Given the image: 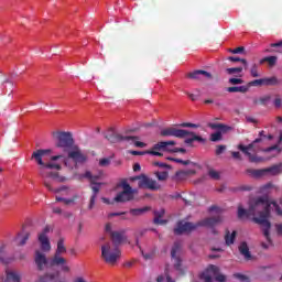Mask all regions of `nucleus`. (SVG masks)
I'll list each match as a JSON object with an SVG mask.
<instances>
[{
	"instance_id": "nucleus-1",
	"label": "nucleus",
	"mask_w": 282,
	"mask_h": 282,
	"mask_svg": "<svg viewBox=\"0 0 282 282\" xmlns=\"http://www.w3.org/2000/svg\"><path fill=\"white\" fill-rule=\"evenodd\" d=\"M273 206L275 208V213L282 216V210L276 202H270L268 196H260L253 200V204L249 206L248 209L243 207H238V219H243V217L252 216V221L263 227V235L269 243H272V239L270 238V228H272V224H270V207ZM258 215V217H254Z\"/></svg>"
},
{
	"instance_id": "nucleus-2",
	"label": "nucleus",
	"mask_w": 282,
	"mask_h": 282,
	"mask_svg": "<svg viewBox=\"0 0 282 282\" xmlns=\"http://www.w3.org/2000/svg\"><path fill=\"white\" fill-rule=\"evenodd\" d=\"M52 153L51 149H40L36 150L32 153L31 155V160H35V162L39 164V173L41 175V177H43L44 182V186L45 188H47V191H50L51 193H61L63 191H67L66 186H62L59 188H53L52 187V183H50V181L47 180H54L55 182H59L63 183L65 182L67 178H65V176H61V174H58V172H52V171H61L63 169V166H61V164L58 163H54V162H48L45 163L43 162V158H45V155Z\"/></svg>"
},
{
	"instance_id": "nucleus-3",
	"label": "nucleus",
	"mask_w": 282,
	"mask_h": 282,
	"mask_svg": "<svg viewBox=\"0 0 282 282\" xmlns=\"http://www.w3.org/2000/svg\"><path fill=\"white\" fill-rule=\"evenodd\" d=\"M264 144L265 143H263V138H258L248 145L238 144V150L248 158L249 162H251L252 164H259L263 162V158L257 155L258 153H261V151L270 153V151H274V149H278L276 145L265 149L263 148Z\"/></svg>"
},
{
	"instance_id": "nucleus-4",
	"label": "nucleus",
	"mask_w": 282,
	"mask_h": 282,
	"mask_svg": "<svg viewBox=\"0 0 282 282\" xmlns=\"http://www.w3.org/2000/svg\"><path fill=\"white\" fill-rule=\"evenodd\" d=\"M224 218L221 216H214L205 218L196 224L188 223L184 220H180L174 228V235H184V232H193V230H197V228H214L217 224H221Z\"/></svg>"
},
{
	"instance_id": "nucleus-5",
	"label": "nucleus",
	"mask_w": 282,
	"mask_h": 282,
	"mask_svg": "<svg viewBox=\"0 0 282 282\" xmlns=\"http://www.w3.org/2000/svg\"><path fill=\"white\" fill-rule=\"evenodd\" d=\"M120 254V249L111 242H106L101 246V259L110 265H116Z\"/></svg>"
},
{
	"instance_id": "nucleus-6",
	"label": "nucleus",
	"mask_w": 282,
	"mask_h": 282,
	"mask_svg": "<svg viewBox=\"0 0 282 282\" xmlns=\"http://www.w3.org/2000/svg\"><path fill=\"white\" fill-rule=\"evenodd\" d=\"M52 135L56 140L57 149H72L74 147L72 132L55 131L52 132Z\"/></svg>"
},
{
	"instance_id": "nucleus-7",
	"label": "nucleus",
	"mask_w": 282,
	"mask_h": 282,
	"mask_svg": "<svg viewBox=\"0 0 282 282\" xmlns=\"http://www.w3.org/2000/svg\"><path fill=\"white\" fill-rule=\"evenodd\" d=\"M121 188H123L122 192L118 193L115 197V202H117V204H124L127 202H132V199L134 198V191L133 187H131V185L128 184L127 181H122L120 184Z\"/></svg>"
},
{
	"instance_id": "nucleus-8",
	"label": "nucleus",
	"mask_w": 282,
	"mask_h": 282,
	"mask_svg": "<svg viewBox=\"0 0 282 282\" xmlns=\"http://www.w3.org/2000/svg\"><path fill=\"white\" fill-rule=\"evenodd\" d=\"M133 180H138L139 188H147L148 191H160V188H162V185H160V183H158V181H155L144 174L135 176Z\"/></svg>"
},
{
	"instance_id": "nucleus-9",
	"label": "nucleus",
	"mask_w": 282,
	"mask_h": 282,
	"mask_svg": "<svg viewBox=\"0 0 282 282\" xmlns=\"http://www.w3.org/2000/svg\"><path fill=\"white\" fill-rule=\"evenodd\" d=\"M213 274L214 276H216V281L218 282H226V275L224 274H219V268L215 264H210L206 272H203L200 275V279H204L205 282H213Z\"/></svg>"
},
{
	"instance_id": "nucleus-10",
	"label": "nucleus",
	"mask_w": 282,
	"mask_h": 282,
	"mask_svg": "<svg viewBox=\"0 0 282 282\" xmlns=\"http://www.w3.org/2000/svg\"><path fill=\"white\" fill-rule=\"evenodd\" d=\"M46 252L43 249H36L33 254V261L40 272H43L47 265H50V260L47 259Z\"/></svg>"
},
{
	"instance_id": "nucleus-11",
	"label": "nucleus",
	"mask_w": 282,
	"mask_h": 282,
	"mask_svg": "<svg viewBox=\"0 0 282 282\" xmlns=\"http://www.w3.org/2000/svg\"><path fill=\"white\" fill-rule=\"evenodd\" d=\"M160 135L162 138H186L188 135V130L177 129L175 127H170L161 130Z\"/></svg>"
},
{
	"instance_id": "nucleus-12",
	"label": "nucleus",
	"mask_w": 282,
	"mask_h": 282,
	"mask_svg": "<svg viewBox=\"0 0 282 282\" xmlns=\"http://www.w3.org/2000/svg\"><path fill=\"white\" fill-rule=\"evenodd\" d=\"M69 160H73L75 164H85L88 158L78 145L73 147V150L68 152Z\"/></svg>"
},
{
	"instance_id": "nucleus-13",
	"label": "nucleus",
	"mask_w": 282,
	"mask_h": 282,
	"mask_svg": "<svg viewBox=\"0 0 282 282\" xmlns=\"http://www.w3.org/2000/svg\"><path fill=\"white\" fill-rule=\"evenodd\" d=\"M169 147H175V141H161L156 144H154L155 150L163 149V151H167L169 153H186V149L184 148H169Z\"/></svg>"
},
{
	"instance_id": "nucleus-14",
	"label": "nucleus",
	"mask_w": 282,
	"mask_h": 282,
	"mask_svg": "<svg viewBox=\"0 0 282 282\" xmlns=\"http://www.w3.org/2000/svg\"><path fill=\"white\" fill-rule=\"evenodd\" d=\"M47 232H50V226H46L37 237L41 249L44 252H50L52 250V245L50 243V238L47 237Z\"/></svg>"
},
{
	"instance_id": "nucleus-15",
	"label": "nucleus",
	"mask_w": 282,
	"mask_h": 282,
	"mask_svg": "<svg viewBox=\"0 0 282 282\" xmlns=\"http://www.w3.org/2000/svg\"><path fill=\"white\" fill-rule=\"evenodd\" d=\"M182 250V243L180 241L174 242L172 250H171V257L174 259V268L177 270V272L182 271V258L177 257V252Z\"/></svg>"
},
{
	"instance_id": "nucleus-16",
	"label": "nucleus",
	"mask_w": 282,
	"mask_h": 282,
	"mask_svg": "<svg viewBox=\"0 0 282 282\" xmlns=\"http://www.w3.org/2000/svg\"><path fill=\"white\" fill-rule=\"evenodd\" d=\"M105 138L108 142H111V144H116L117 142H129V140L137 139L135 137L122 135V134H118L113 131L109 134H106Z\"/></svg>"
},
{
	"instance_id": "nucleus-17",
	"label": "nucleus",
	"mask_w": 282,
	"mask_h": 282,
	"mask_svg": "<svg viewBox=\"0 0 282 282\" xmlns=\"http://www.w3.org/2000/svg\"><path fill=\"white\" fill-rule=\"evenodd\" d=\"M102 184L105 183L90 184L93 195L90 197V203L88 205L89 210H91V208H94V206L96 205V197H98V194L100 193V186H102Z\"/></svg>"
},
{
	"instance_id": "nucleus-18",
	"label": "nucleus",
	"mask_w": 282,
	"mask_h": 282,
	"mask_svg": "<svg viewBox=\"0 0 282 282\" xmlns=\"http://www.w3.org/2000/svg\"><path fill=\"white\" fill-rule=\"evenodd\" d=\"M165 213L166 212L164 209L155 210L153 224H156L158 226H164L165 224H169V220L162 219V217H164Z\"/></svg>"
},
{
	"instance_id": "nucleus-19",
	"label": "nucleus",
	"mask_w": 282,
	"mask_h": 282,
	"mask_svg": "<svg viewBox=\"0 0 282 282\" xmlns=\"http://www.w3.org/2000/svg\"><path fill=\"white\" fill-rule=\"evenodd\" d=\"M199 76H205L206 78H213V75L206 70H194L187 74V78H192L194 80H199Z\"/></svg>"
},
{
	"instance_id": "nucleus-20",
	"label": "nucleus",
	"mask_w": 282,
	"mask_h": 282,
	"mask_svg": "<svg viewBox=\"0 0 282 282\" xmlns=\"http://www.w3.org/2000/svg\"><path fill=\"white\" fill-rule=\"evenodd\" d=\"M188 135H189V138L185 139V141H184L185 144L192 145L194 142H206V139H204L199 135H196L195 132L188 131L186 137H188Z\"/></svg>"
},
{
	"instance_id": "nucleus-21",
	"label": "nucleus",
	"mask_w": 282,
	"mask_h": 282,
	"mask_svg": "<svg viewBox=\"0 0 282 282\" xmlns=\"http://www.w3.org/2000/svg\"><path fill=\"white\" fill-rule=\"evenodd\" d=\"M65 263H67V259H65V258H63V257H61V254H54L53 256V258L51 259V261H50V265L51 267H61V265H65Z\"/></svg>"
},
{
	"instance_id": "nucleus-22",
	"label": "nucleus",
	"mask_w": 282,
	"mask_h": 282,
	"mask_svg": "<svg viewBox=\"0 0 282 282\" xmlns=\"http://www.w3.org/2000/svg\"><path fill=\"white\" fill-rule=\"evenodd\" d=\"M239 252H240V254H243V257L247 261H250L252 259V254H250V248L248 247L247 242L240 243Z\"/></svg>"
},
{
	"instance_id": "nucleus-23",
	"label": "nucleus",
	"mask_w": 282,
	"mask_h": 282,
	"mask_svg": "<svg viewBox=\"0 0 282 282\" xmlns=\"http://www.w3.org/2000/svg\"><path fill=\"white\" fill-rule=\"evenodd\" d=\"M227 91L229 94H237V93L248 94V91H250V90H249V86L247 85V86H231V87L227 88Z\"/></svg>"
},
{
	"instance_id": "nucleus-24",
	"label": "nucleus",
	"mask_w": 282,
	"mask_h": 282,
	"mask_svg": "<svg viewBox=\"0 0 282 282\" xmlns=\"http://www.w3.org/2000/svg\"><path fill=\"white\" fill-rule=\"evenodd\" d=\"M110 237L112 239V246H116L117 248L118 246H120V243H122L124 239V236H122V234L118 231L111 232Z\"/></svg>"
},
{
	"instance_id": "nucleus-25",
	"label": "nucleus",
	"mask_w": 282,
	"mask_h": 282,
	"mask_svg": "<svg viewBox=\"0 0 282 282\" xmlns=\"http://www.w3.org/2000/svg\"><path fill=\"white\" fill-rule=\"evenodd\" d=\"M263 80L264 87H276V85H281V80L276 76L265 77Z\"/></svg>"
},
{
	"instance_id": "nucleus-26",
	"label": "nucleus",
	"mask_w": 282,
	"mask_h": 282,
	"mask_svg": "<svg viewBox=\"0 0 282 282\" xmlns=\"http://www.w3.org/2000/svg\"><path fill=\"white\" fill-rule=\"evenodd\" d=\"M149 210H151V207L131 208L129 213L132 215V217H141V215L149 213Z\"/></svg>"
},
{
	"instance_id": "nucleus-27",
	"label": "nucleus",
	"mask_w": 282,
	"mask_h": 282,
	"mask_svg": "<svg viewBox=\"0 0 282 282\" xmlns=\"http://www.w3.org/2000/svg\"><path fill=\"white\" fill-rule=\"evenodd\" d=\"M246 173H247L248 175H251V177L259 178V177H263V175H265V169H263V170L248 169V170L246 171Z\"/></svg>"
},
{
	"instance_id": "nucleus-28",
	"label": "nucleus",
	"mask_w": 282,
	"mask_h": 282,
	"mask_svg": "<svg viewBox=\"0 0 282 282\" xmlns=\"http://www.w3.org/2000/svg\"><path fill=\"white\" fill-rule=\"evenodd\" d=\"M21 282V273L19 272H9L7 273V279L3 282Z\"/></svg>"
},
{
	"instance_id": "nucleus-29",
	"label": "nucleus",
	"mask_w": 282,
	"mask_h": 282,
	"mask_svg": "<svg viewBox=\"0 0 282 282\" xmlns=\"http://www.w3.org/2000/svg\"><path fill=\"white\" fill-rule=\"evenodd\" d=\"M236 237H237V231H232L231 234H230V231H227L225 235L226 246H232V243H235Z\"/></svg>"
},
{
	"instance_id": "nucleus-30",
	"label": "nucleus",
	"mask_w": 282,
	"mask_h": 282,
	"mask_svg": "<svg viewBox=\"0 0 282 282\" xmlns=\"http://www.w3.org/2000/svg\"><path fill=\"white\" fill-rule=\"evenodd\" d=\"M65 252H67V248H65V239L59 238V240L57 241V248L55 251V254H65Z\"/></svg>"
},
{
	"instance_id": "nucleus-31",
	"label": "nucleus",
	"mask_w": 282,
	"mask_h": 282,
	"mask_svg": "<svg viewBox=\"0 0 282 282\" xmlns=\"http://www.w3.org/2000/svg\"><path fill=\"white\" fill-rule=\"evenodd\" d=\"M279 58L276 56H267L262 59H260V65H263V63H268L269 67H274V65H276V61Z\"/></svg>"
},
{
	"instance_id": "nucleus-32",
	"label": "nucleus",
	"mask_w": 282,
	"mask_h": 282,
	"mask_svg": "<svg viewBox=\"0 0 282 282\" xmlns=\"http://www.w3.org/2000/svg\"><path fill=\"white\" fill-rule=\"evenodd\" d=\"M208 127L210 129H220V131H224L226 133V131H230V127L224 124V123H208Z\"/></svg>"
},
{
	"instance_id": "nucleus-33",
	"label": "nucleus",
	"mask_w": 282,
	"mask_h": 282,
	"mask_svg": "<svg viewBox=\"0 0 282 282\" xmlns=\"http://www.w3.org/2000/svg\"><path fill=\"white\" fill-rule=\"evenodd\" d=\"M270 173V175H279L281 173V165H273L271 167L264 169V174Z\"/></svg>"
},
{
	"instance_id": "nucleus-34",
	"label": "nucleus",
	"mask_w": 282,
	"mask_h": 282,
	"mask_svg": "<svg viewBox=\"0 0 282 282\" xmlns=\"http://www.w3.org/2000/svg\"><path fill=\"white\" fill-rule=\"evenodd\" d=\"M18 246H25V243H28V239H30V232H25L23 236L21 234L18 235V237L15 238V241H19Z\"/></svg>"
},
{
	"instance_id": "nucleus-35",
	"label": "nucleus",
	"mask_w": 282,
	"mask_h": 282,
	"mask_svg": "<svg viewBox=\"0 0 282 282\" xmlns=\"http://www.w3.org/2000/svg\"><path fill=\"white\" fill-rule=\"evenodd\" d=\"M228 61H230L231 63H242L245 69H248V61L246 58L229 56Z\"/></svg>"
},
{
	"instance_id": "nucleus-36",
	"label": "nucleus",
	"mask_w": 282,
	"mask_h": 282,
	"mask_svg": "<svg viewBox=\"0 0 282 282\" xmlns=\"http://www.w3.org/2000/svg\"><path fill=\"white\" fill-rule=\"evenodd\" d=\"M154 175L159 180V182H166V180H169V172L167 171L155 172Z\"/></svg>"
},
{
	"instance_id": "nucleus-37",
	"label": "nucleus",
	"mask_w": 282,
	"mask_h": 282,
	"mask_svg": "<svg viewBox=\"0 0 282 282\" xmlns=\"http://www.w3.org/2000/svg\"><path fill=\"white\" fill-rule=\"evenodd\" d=\"M264 86V79L261 78V79H254L252 82H249L247 87H263Z\"/></svg>"
},
{
	"instance_id": "nucleus-38",
	"label": "nucleus",
	"mask_w": 282,
	"mask_h": 282,
	"mask_svg": "<svg viewBox=\"0 0 282 282\" xmlns=\"http://www.w3.org/2000/svg\"><path fill=\"white\" fill-rule=\"evenodd\" d=\"M250 74H251L252 78H259V76H261L259 74V64H252V66L250 68Z\"/></svg>"
},
{
	"instance_id": "nucleus-39",
	"label": "nucleus",
	"mask_w": 282,
	"mask_h": 282,
	"mask_svg": "<svg viewBox=\"0 0 282 282\" xmlns=\"http://www.w3.org/2000/svg\"><path fill=\"white\" fill-rule=\"evenodd\" d=\"M226 72L229 74V76H232L235 74H241V72H243V67L227 68Z\"/></svg>"
},
{
	"instance_id": "nucleus-40",
	"label": "nucleus",
	"mask_w": 282,
	"mask_h": 282,
	"mask_svg": "<svg viewBox=\"0 0 282 282\" xmlns=\"http://www.w3.org/2000/svg\"><path fill=\"white\" fill-rule=\"evenodd\" d=\"M132 138H137V139H129V142H133L134 147H138L139 149H144V147H147V143L142 142V141H138L139 138L138 137H132Z\"/></svg>"
},
{
	"instance_id": "nucleus-41",
	"label": "nucleus",
	"mask_w": 282,
	"mask_h": 282,
	"mask_svg": "<svg viewBox=\"0 0 282 282\" xmlns=\"http://www.w3.org/2000/svg\"><path fill=\"white\" fill-rule=\"evenodd\" d=\"M191 172H186V171H178L175 173V177L176 180H186V177H188Z\"/></svg>"
},
{
	"instance_id": "nucleus-42",
	"label": "nucleus",
	"mask_w": 282,
	"mask_h": 282,
	"mask_svg": "<svg viewBox=\"0 0 282 282\" xmlns=\"http://www.w3.org/2000/svg\"><path fill=\"white\" fill-rule=\"evenodd\" d=\"M208 175L212 180H220V177H221V174H219V172H217L215 170H209Z\"/></svg>"
},
{
	"instance_id": "nucleus-43",
	"label": "nucleus",
	"mask_w": 282,
	"mask_h": 282,
	"mask_svg": "<svg viewBox=\"0 0 282 282\" xmlns=\"http://www.w3.org/2000/svg\"><path fill=\"white\" fill-rule=\"evenodd\" d=\"M221 140V131H217L215 133H212L210 141L212 142H219Z\"/></svg>"
},
{
	"instance_id": "nucleus-44",
	"label": "nucleus",
	"mask_w": 282,
	"mask_h": 282,
	"mask_svg": "<svg viewBox=\"0 0 282 282\" xmlns=\"http://www.w3.org/2000/svg\"><path fill=\"white\" fill-rule=\"evenodd\" d=\"M229 85H243V79L241 78H229Z\"/></svg>"
},
{
	"instance_id": "nucleus-45",
	"label": "nucleus",
	"mask_w": 282,
	"mask_h": 282,
	"mask_svg": "<svg viewBox=\"0 0 282 282\" xmlns=\"http://www.w3.org/2000/svg\"><path fill=\"white\" fill-rule=\"evenodd\" d=\"M234 276L236 279H239V281H242V282H250V278H248L247 275H243L241 273H236L234 274Z\"/></svg>"
},
{
	"instance_id": "nucleus-46",
	"label": "nucleus",
	"mask_w": 282,
	"mask_h": 282,
	"mask_svg": "<svg viewBox=\"0 0 282 282\" xmlns=\"http://www.w3.org/2000/svg\"><path fill=\"white\" fill-rule=\"evenodd\" d=\"M178 127L189 128V129H197L199 126L195 124V123H191V122H183V123L178 124Z\"/></svg>"
},
{
	"instance_id": "nucleus-47",
	"label": "nucleus",
	"mask_w": 282,
	"mask_h": 282,
	"mask_svg": "<svg viewBox=\"0 0 282 282\" xmlns=\"http://www.w3.org/2000/svg\"><path fill=\"white\" fill-rule=\"evenodd\" d=\"M148 231H149V229H141V230H139V231L135 232L137 243H138L140 237H144Z\"/></svg>"
},
{
	"instance_id": "nucleus-48",
	"label": "nucleus",
	"mask_w": 282,
	"mask_h": 282,
	"mask_svg": "<svg viewBox=\"0 0 282 282\" xmlns=\"http://www.w3.org/2000/svg\"><path fill=\"white\" fill-rule=\"evenodd\" d=\"M172 160V162H176L177 164H183L184 166H188V164H191V161L189 160H182V159H170Z\"/></svg>"
},
{
	"instance_id": "nucleus-49",
	"label": "nucleus",
	"mask_w": 282,
	"mask_h": 282,
	"mask_svg": "<svg viewBox=\"0 0 282 282\" xmlns=\"http://www.w3.org/2000/svg\"><path fill=\"white\" fill-rule=\"evenodd\" d=\"M231 54H243L246 52V47L239 46L237 48L230 50Z\"/></svg>"
},
{
	"instance_id": "nucleus-50",
	"label": "nucleus",
	"mask_w": 282,
	"mask_h": 282,
	"mask_svg": "<svg viewBox=\"0 0 282 282\" xmlns=\"http://www.w3.org/2000/svg\"><path fill=\"white\" fill-rule=\"evenodd\" d=\"M158 151H164V149L155 150V145H154V147H153V150L148 151V154H150V155H158V156H162V153H160V152H158Z\"/></svg>"
},
{
	"instance_id": "nucleus-51",
	"label": "nucleus",
	"mask_w": 282,
	"mask_h": 282,
	"mask_svg": "<svg viewBox=\"0 0 282 282\" xmlns=\"http://www.w3.org/2000/svg\"><path fill=\"white\" fill-rule=\"evenodd\" d=\"M111 164V159H101L99 161V166H109Z\"/></svg>"
},
{
	"instance_id": "nucleus-52",
	"label": "nucleus",
	"mask_w": 282,
	"mask_h": 282,
	"mask_svg": "<svg viewBox=\"0 0 282 282\" xmlns=\"http://www.w3.org/2000/svg\"><path fill=\"white\" fill-rule=\"evenodd\" d=\"M153 165L159 166V169H171V166L169 164L163 163V162H154Z\"/></svg>"
},
{
	"instance_id": "nucleus-53",
	"label": "nucleus",
	"mask_w": 282,
	"mask_h": 282,
	"mask_svg": "<svg viewBox=\"0 0 282 282\" xmlns=\"http://www.w3.org/2000/svg\"><path fill=\"white\" fill-rule=\"evenodd\" d=\"M6 253L3 252V248L0 249V263H10V261L6 260Z\"/></svg>"
},
{
	"instance_id": "nucleus-54",
	"label": "nucleus",
	"mask_w": 282,
	"mask_h": 282,
	"mask_svg": "<svg viewBox=\"0 0 282 282\" xmlns=\"http://www.w3.org/2000/svg\"><path fill=\"white\" fill-rule=\"evenodd\" d=\"M226 151V145H217L216 148V155H221Z\"/></svg>"
},
{
	"instance_id": "nucleus-55",
	"label": "nucleus",
	"mask_w": 282,
	"mask_h": 282,
	"mask_svg": "<svg viewBox=\"0 0 282 282\" xmlns=\"http://www.w3.org/2000/svg\"><path fill=\"white\" fill-rule=\"evenodd\" d=\"M130 154L131 155H147V154H149V151H135V150H132V151H130Z\"/></svg>"
},
{
	"instance_id": "nucleus-56",
	"label": "nucleus",
	"mask_w": 282,
	"mask_h": 282,
	"mask_svg": "<svg viewBox=\"0 0 282 282\" xmlns=\"http://www.w3.org/2000/svg\"><path fill=\"white\" fill-rule=\"evenodd\" d=\"M273 105L276 109L281 108L282 99L280 97H276L273 101Z\"/></svg>"
},
{
	"instance_id": "nucleus-57",
	"label": "nucleus",
	"mask_w": 282,
	"mask_h": 282,
	"mask_svg": "<svg viewBox=\"0 0 282 282\" xmlns=\"http://www.w3.org/2000/svg\"><path fill=\"white\" fill-rule=\"evenodd\" d=\"M98 180H100V176L93 175L90 178V184H101V183H98Z\"/></svg>"
},
{
	"instance_id": "nucleus-58",
	"label": "nucleus",
	"mask_w": 282,
	"mask_h": 282,
	"mask_svg": "<svg viewBox=\"0 0 282 282\" xmlns=\"http://www.w3.org/2000/svg\"><path fill=\"white\" fill-rule=\"evenodd\" d=\"M270 100V96H264L260 98V105H267V102Z\"/></svg>"
},
{
	"instance_id": "nucleus-59",
	"label": "nucleus",
	"mask_w": 282,
	"mask_h": 282,
	"mask_svg": "<svg viewBox=\"0 0 282 282\" xmlns=\"http://www.w3.org/2000/svg\"><path fill=\"white\" fill-rule=\"evenodd\" d=\"M94 174H91L89 171H86L83 175V177H85L86 180H89V182H91V177Z\"/></svg>"
},
{
	"instance_id": "nucleus-60",
	"label": "nucleus",
	"mask_w": 282,
	"mask_h": 282,
	"mask_svg": "<svg viewBox=\"0 0 282 282\" xmlns=\"http://www.w3.org/2000/svg\"><path fill=\"white\" fill-rule=\"evenodd\" d=\"M275 230H276L278 235L282 236V224L275 225Z\"/></svg>"
},
{
	"instance_id": "nucleus-61",
	"label": "nucleus",
	"mask_w": 282,
	"mask_h": 282,
	"mask_svg": "<svg viewBox=\"0 0 282 282\" xmlns=\"http://www.w3.org/2000/svg\"><path fill=\"white\" fill-rule=\"evenodd\" d=\"M231 155L235 160H241V153L239 152H231Z\"/></svg>"
},
{
	"instance_id": "nucleus-62",
	"label": "nucleus",
	"mask_w": 282,
	"mask_h": 282,
	"mask_svg": "<svg viewBox=\"0 0 282 282\" xmlns=\"http://www.w3.org/2000/svg\"><path fill=\"white\" fill-rule=\"evenodd\" d=\"M188 98H191L193 101L197 100V98H199V95H195V94H189L187 93Z\"/></svg>"
},
{
	"instance_id": "nucleus-63",
	"label": "nucleus",
	"mask_w": 282,
	"mask_h": 282,
	"mask_svg": "<svg viewBox=\"0 0 282 282\" xmlns=\"http://www.w3.org/2000/svg\"><path fill=\"white\" fill-rule=\"evenodd\" d=\"M70 268H69V265H67V263H65V264H62V271L63 272H70Z\"/></svg>"
},
{
	"instance_id": "nucleus-64",
	"label": "nucleus",
	"mask_w": 282,
	"mask_h": 282,
	"mask_svg": "<svg viewBox=\"0 0 282 282\" xmlns=\"http://www.w3.org/2000/svg\"><path fill=\"white\" fill-rule=\"evenodd\" d=\"M105 230H106L107 232H110V235H111V232H115V231H111V225H110V223L106 224Z\"/></svg>"
}]
</instances>
